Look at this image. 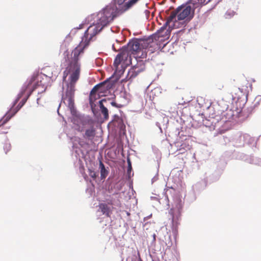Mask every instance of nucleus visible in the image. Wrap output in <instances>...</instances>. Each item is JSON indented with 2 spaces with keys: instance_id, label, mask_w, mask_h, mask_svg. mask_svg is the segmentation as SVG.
Wrapping results in <instances>:
<instances>
[{
  "instance_id": "obj_1",
  "label": "nucleus",
  "mask_w": 261,
  "mask_h": 261,
  "mask_svg": "<svg viewBox=\"0 0 261 261\" xmlns=\"http://www.w3.org/2000/svg\"><path fill=\"white\" fill-rule=\"evenodd\" d=\"M87 45V43L84 46L82 44H79L72 50L70 57L67 53V57H65L67 64L63 71V80L65 81L67 76L69 75V82L62 95V100L67 105L72 115H74L76 112L74 108V97L75 84L80 77L81 64L80 60L84 54V51Z\"/></svg>"
},
{
  "instance_id": "obj_2",
  "label": "nucleus",
  "mask_w": 261,
  "mask_h": 261,
  "mask_svg": "<svg viewBox=\"0 0 261 261\" xmlns=\"http://www.w3.org/2000/svg\"><path fill=\"white\" fill-rule=\"evenodd\" d=\"M193 13L194 11L192 10L191 6L187 4L179 6L171 13L165 23L158 31V37H167L170 30L176 27V23L177 20L190 19L193 17Z\"/></svg>"
},
{
  "instance_id": "obj_3",
  "label": "nucleus",
  "mask_w": 261,
  "mask_h": 261,
  "mask_svg": "<svg viewBox=\"0 0 261 261\" xmlns=\"http://www.w3.org/2000/svg\"><path fill=\"white\" fill-rule=\"evenodd\" d=\"M148 45L149 44L147 41L134 39L123 47L134 58H144L146 57V54L143 49L147 48Z\"/></svg>"
},
{
  "instance_id": "obj_4",
  "label": "nucleus",
  "mask_w": 261,
  "mask_h": 261,
  "mask_svg": "<svg viewBox=\"0 0 261 261\" xmlns=\"http://www.w3.org/2000/svg\"><path fill=\"white\" fill-rule=\"evenodd\" d=\"M121 14L117 8V6L111 4L107 6L98 14V20L103 26H106L115 17Z\"/></svg>"
},
{
  "instance_id": "obj_5",
  "label": "nucleus",
  "mask_w": 261,
  "mask_h": 261,
  "mask_svg": "<svg viewBox=\"0 0 261 261\" xmlns=\"http://www.w3.org/2000/svg\"><path fill=\"white\" fill-rule=\"evenodd\" d=\"M112 87L110 82L107 81L95 86L91 91L89 96V103L91 107L92 108L95 106L94 102L100 98L101 93L108 91Z\"/></svg>"
},
{
  "instance_id": "obj_6",
  "label": "nucleus",
  "mask_w": 261,
  "mask_h": 261,
  "mask_svg": "<svg viewBox=\"0 0 261 261\" xmlns=\"http://www.w3.org/2000/svg\"><path fill=\"white\" fill-rule=\"evenodd\" d=\"M132 55L122 47L121 52L118 54L114 60V66L117 70L119 65L122 68H125L132 64Z\"/></svg>"
},
{
  "instance_id": "obj_7",
  "label": "nucleus",
  "mask_w": 261,
  "mask_h": 261,
  "mask_svg": "<svg viewBox=\"0 0 261 261\" xmlns=\"http://www.w3.org/2000/svg\"><path fill=\"white\" fill-rule=\"evenodd\" d=\"M105 26H103L100 23V21L95 24L91 25L86 31L82 40L80 44H82L84 46L87 43L86 46L88 45L89 42L97 33L100 32Z\"/></svg>"
},
{
  "instance_id": "obj_8",
  "label": "nucleus",
  "mask_w": 261,
  "mask_h": 261,
  "mask_svg": "<svg viewBox=\"0 0 261 261\" xmlns=\"http://www.w3.org/2000/svg\"><path fill=\"white\" fill-rule=\"evenodd\" d=\"M139 0H114L112 5L117 6L118 11L120 13L126 11L134 6Z\"/></svg>"
},
{
  "instance_id": "obj_9",
  "label": "nucleus",
  "mask_w": 261,
  "mask_h": 261,
  "mask_svg": "<svg viewBox=\"0 0 261 261\" xmlns=\"http://www.w3.org/2000/svg\"><path fill=\"white\" fill-rule=\"evenodd\" d=\"M98 211L102 213L107 217H110L113 210V206H110L108 204L106 203H100L98 205Z\"/></svg>"
},
{
  "instance_id": "obj_10",
  "label": "nucleus",
  "mask_w": 261,
  "mask_h": 261,
  "mask_svg": "<svg viewBox=\"0 0 261 261\" xmlns=\"http://www.w3.org/2000/svg\"><path fill=\"white\" fill-rule=\"evenodd\" d=\"M17 111H13V109H11L3 118L0 120V127L6 123L12 117H13Z\"/></svg>"
},
{
  "instance_id": "obj_11",
  "label": "nucleus",
  "mask_w": 261,
  "mask_h": 261,
  "mask_svg": "<svg viewBox=\"0 0 261 261\" xmlns=\"http://www.w3.org/2000/svg\"><path fill=\"white\" fill-rule=\"evenodd\" d=\"M183 207V203L181 200L179 198H177L174 201V203L173 207L170 210L171 212H180L182 211Z\"/></svg>"
},
{
  "instance_id": "obj_12",
  "label": "nucleus",
  "mask_w": 261,
  "mask_h": 261,
  "mask_svg": "<svg viewBox=\"0 0 261 261\" xmlns=\"http://www.w3.org/2000/svg\"><path fill=\"white\" fill-rule=\"evenodd\" d=\"M106 99H102L99 101V107L100 109L101 113L103 115L104 119L106 120L109 118V112L108 109L105 107L103 104V102H106Z\"/></svg>"
},
{
  "instance_id": "obj_13",
  "label": "nucleus",
  "mask_w": 261,
  "mask_h": 261,
  "mask_svg": "<svg viewBox=\"0 0 261 261\" xmlns=\"http://www.w3.org/2000/svg\"><path fill=\"white\" fill-rule=\"evenodd\" d=\"M95 136V129L93 125L90 127L89 128L87 129L85 131L84 137L88 139V140H92Z\"/></svg>"
},
{
  "instance_id": "obj_14",
  "label": "nucleus",
  "mask_w": 261,
  "mask_h": 261,
  "mask_svg": "<svg viewBox=\"0 0 261 261\" xmlns=\"http://www.w3.org/2000/svg\"><path fill=\"white\" fill-rule=\"evenodd\" d=\"M172 214V224L175 227L178 226L179 224V221L181 219V213L178 212H171Z\"/></svg>"
},
{
  "instance_id": "obj_15",
  "label": "nucleus",
  "mask_w": 261,
  "mask_h": 261,
  "mask_svg": "<svg viewBox=\"0 0 261 261\" xmlns=\"http://www.w3.org/2000/svg\"><path fill=\"white\" fill-rule=\"evenodd\" d=\"M133 68L139 74L145 70V65L143 62H139L135 66H133Z\"/></svg>"
},
{
  "instance_id": "obj_16",
  "label": "nucleus",
  "mask_w": 261,
  "mask_h": 261,
  "mask_svg": "<svg viewBox=\"0 0 261 261\" xmlns=\"http://www.w3.org/2000/svg\"><path fill=\"white\" fill-rule=\"evenodd\" d=\"M138 74L136 72L133 67L131 68L128 71L126 79L127 80H132L133 79L136 77Z\"/></svg>"
},
{
  "instance_id": "obj_17",
  "label": "nucleus",
  "mask_w": 261,
  "mask_h": 261,
  "mask_svg": "<svg viewBox=\"0 0 261 261\" xmlns=\"http://www.w3.org/2000/svg\"><path fill=\"white\" fill-rule=\"evenodd\" d=\"M249 87H250L251 89L252 85L250 83H249L247 80H244L243 81V83L242 84L239 89L242 91H246L248 90Z\"/></svg>"
},
{
  "instance_id": "obj_18",
  "label": "nucleus",
  "mask_w": 261,
  "mask_h": 261,
  "mask_svg": "<svg viewBox=\"0 0 261 261\" xmlns=\"http://www.w3.org/2000/svg\"><path fill=\"white\" fill-rule=\"evenodd\" d=\"M188 5L192 6V10L193 11H194V10L196 8L201 6L200 0H190Z\"/></svg>"
},
{
  "instance_id": "obj_19",
  "label": "nucleus",
  "mask_w": 261,
  "mask_h": 261,
  "mask_svg": "<svg viewBox=\"0 0 261 261\" xmlns=\"http://www.w3.org/2000/svg\"><path fill=\"white\" fill-rule=\"evenodd\" d=\"M80 122L83 126L88 125L90 127L93 125V122L91 119H83Z\"/></svg>"
},
{
  "instance_id": "obj_20",
  "label": "nucleus",
  "mask_w": 261,
  "mask_h": 261,
  "mask_svg": "<svg viewBox=\"0 0 261 261\" xmlns=\"http://www.w3.org/2000/svg\"><path fill=\"white\" fill-rule=\"evenodd\" d=\"M182 149L184 150L190 149V145L187 141H185L181 144L180 148L178 149V150L181 151Z\"/></svg>"
},
{
  "instance_id": "obj_21",
  "label": "nucleus",
  "mask_w": 261,
  "mask_h": 261,
  "mask_svg": "<svg viewBox=\"0 0 261 261\" xmlns=\"http://www.w3.org/2000/svg\"><path fill=\"white\" fill-rule=\"evenodd\" d=\"M108 174V171L106 168L102 169L100 170V176L101 179H104Z\"/></svg>"
},
{
  "instance_id": "obj_22",
  "label": "nucleus",
  "mask_w": 261,
  "mask_h": 261,
  "mask_svg": "<svg viewBox=\"0 0 261 261\" xmlns=\"http://www.w3.org/2000/svg\"><path fill=\"white\" fill-rule=\"evenodd\" d=\"M88 172H89V175L90 177H91L93 179H96L97 175L96 174V173L94 171H93V170H92L91 169H89Z\"/></svg>"
},
{
  "instance_id": "obj_23",
  "label": "nucleus",
  "mask_w": 261,
  "mask_h": 261,
  "mask_svg": "<svg viewBox=\"0 0 261 261\" xmlns=\"http://www.w3.org/2000/svg\"><path fill=\"white\" fill-rule=\"evenodd\" d=\"M32 80H31V81L29 82V83H28V84L27 86V87H26V88H25L23 90V91H27L28 89H29V91H33L36 87L34 88L33 89H30V86H31V85H32Z\"/></svg>"
},
{
  "instance_id": "obj_24",
  "label": "nucleus",
  "mask_w": 261,
  "mask_h": 261,
  "mask_svg": "<svg viewBox=\"0 0 261 261\" xmlns=\"http://www.w3.org/2000/svg\"><path fill=\"white\" fill-rule=\"evenodd\" d=\"M127 164H128V169H127V172L128 173H129L131 172V170L132 169V165L130 160L129 159H127Z\"/></svg>"
},
{
  "instance_id": "obj_25",
  "label": "nucleus",
  "mask_w": 261,
  "mask_h": 261,
  "mask_svg": "<svg viewBox=\"0 0 261 261\" xmlns=\"http://www.w3.org/2000/svg\"><path fill=\"white\" fill-rule=\"evenodd\" d=\"M11 149V144L9 143H6L4 146V149L6 150V153Z\"/></svg>"
},
{
  "instance_id": "obj_26",
  "label": "nucleus",
  "mask_w": 261,
  "mask_h": 261,
  "mask_svg": "<svg viewBox=\"0 0 261 261\" xmlns=\"http://www.w3.org/2000/svg\"><path fill=\"white\" fill-rule=\"evenodd\" d=\"M113 122H123L122 118L119 117L117 116H115Z\"/></svg>"
},
{
  "instance_id": "obj_27",
  "label": "nucleus",
  "mask_w": 261,
  "mask_h": 261,
  "mask_svg": "<svg viewBox=\"0 0 261 261\" xmlns=\"http://www.w3.org/2000/svg\"><path fill=\"white\" fill-rule=\"evenodd\" d=\"M110 103L111 104L112 106H113L114 107H117V108H121V105H118L117 103H116L114 101H111L110 102Z\"/></svg>"
},
{
  "instance_id": "obj_28",
  "label": "nucleus",
  "mask_w": 261,
  "mask_h": 261,
  "mask_svg": "<svg viewBox=\"0 0 261 261\" xmlns=\"http://www.w3.org/2000/svg\"><path fill=\"white\" fill-rule=\"evenodd\" d=\"M209 1H206V0H200V3L201 4V6L204 5L206 4Z\"/></svg>"
},
{
  "instance_id": "obj_29",
  "label": "nucleus",
  "mask_w": 261,
  "mask_h": 261,
  "mask_svg": "<svg viewBox=\"0 0 261 261\" xmlns=\"http://www.w3.org/2000/svg\"><path fill=\"white\" fill-rule=\"evenodd\" d=\"M99 168H100V170L102 169L105 168L104 164L101 161H100V163H99Z\"/></svg>"
},
{
  "instance_id": "obj_30",
  "label": "nucleus",
  "mask_w": 261,
  "mask_h": 261,
  "mask_svg": "<svg viewBox=\"0 0 261 261\" xmlns=\"http://www.w3.org/2000/svg\"><path fill=\"white\" fill-rule=\"evenodd\" d=\"M77 130L79 132H82L83 130V128H81V127H80V126H79V127H78V128L77 129Z\"/></svg>"
},
{
  "instance_id": "obj_31",
  "label": "nucleus",
  "mask_w": 261,
  "mask_h": 261,
  "mask_svg": "<svg viewBox=\"0 0 261 261\" xmlns=\"http://www.w3.org/2000/svg\"><path fill=\"white\" fill-rule=\"evenodd\" d=\"M109 204H110V203H109ZM110 204H111V205H112V204H112V203L111 202V203H110Z\"/></svg>"
}]
</instances>
